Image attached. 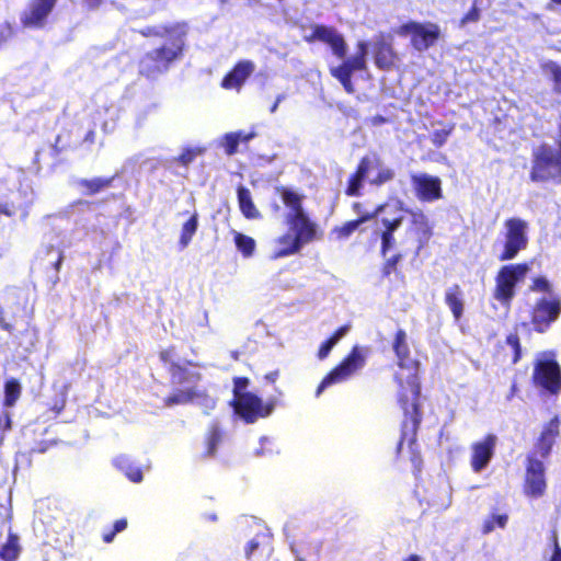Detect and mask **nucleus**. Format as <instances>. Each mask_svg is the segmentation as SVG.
Returning a JSON list of instances; mask_svg holds the SVG:
<instances>
[{
  "label": "nucleus",
  "mask_w": 561,
  "mask_h": 561,
  "mask_svg": "<svg viewBox=\"0 0 561 561\" xmlns=\"http://www.w3.org/2000/svg\"><path fill=\"white\" fill-rule=\"evenodd\" d=\"M529 179L534 183L561 184V151L547 142L531 150Z\"/></svg>",
  "instance_id": "423d86ee"
},
{
  "label": "nucleus",
  "mask_w": 561,
  "mask_h": 561,
  "mask_svg": "<svg viewBox=\"0 0 561 561\" xmlns=\"http://www.w3.org/2000/svg\"><path fill=\"white\" fill-rule=\"evenodd\" d=\"M505 345L510 347L511 353L504 354V357L510 360L511 365L517 364L523 356V348L520 337L517 332H512L505 337Z\"/></svg>",
  "instance_id": "473e14b6"
},
{
  "label": "nucleus",
  "mask_w": 561,
  "mask_h": 561,
  "mask_svg": "<svg viewBox=\"0 0 561 561\" xmlns=\"http://www.w3.org/2000/svg\"><path fill=\"white\" fill-rule=\"evenodd\" d=\"M541 68L546 73H548L549 79L552 82L553 92L561 95V66L553 60H548L541 66Z\"/></svg>",
  "instance_id": "f704fd0d"
},
{
  "label": "nucleus",
  "mask_w": 561,
  "mask_h": 561,
  "mask_svg": "<svg viewBox=\"0 0 561 561\" xmlns=\"http://www.w3.org/2000/svg\"><path fill=\"white\" fill-rule=\"evenodd\" d=\"M176 352L174 346H169L159 352V358L161 363L167 367H172L173 365H179L180 363L175 360Z\"/></svg>",
  "instance_id": "37998d69"
},
{
  "label": "nucleus",
  "mask_w": 561,
  "mask_h": 561,
  "mask_svg": "<svg viewBox=\"0 0 561 561\" xmlns=\"http://www.w3.org/2000/svg\"><path fill=\"white\" fill-rule=\"evenodd\" d=\"M22 392L21 383L15 378H10L4 383V407H13L19 400Z\"/></svg>",
  "instance_id": "72a5a7b5"
},
{
  "label": "nucleus",
  "mask_w": 561,
  "mask_h": 561,
  "mask_svg": "<svg viewBox=\"0 0 561 561\" xmlns=\"http://www.w3.org/2000/svg\"><path fill=\"white\" fill-rule=\"evenodd\" d=\"M0 328L10 334L14 332V325L4 319V317L2 316L1 309H0Z\"/></svg>",
  "instance_id": "052dcab7"
},
{
  "label": "nucleus",
  "mask_w": 561,
  "mask_h": 561,
  "mask_svg": "<svg viewBox=\"0 0 561 561\" xmlns=\"http://www.w3.org/2000/svg\"><path fill=\"white\" fill-rule=\"evenodd\" d=\"M275 192L285 207L289 209L286 215V224L295 232L278 237L279 249L273 255L278 259L298 253L305 244L320 239L322 233L304 209V195L284 185L276 186Z\"/></svg>",
  "instance_id": "20e7f679"
},
{
  "label": "nucleus",
  "mask_w": 561,
  "mask_h": 561,
  "mask_svg": "<svg viewBox=\"0 0 561 561\" xmlns=\"http://www.w3.org/2000/svg\"><path fill=\"white\" fill-rule=\"evenodd\" d=\"M455 130V124L449 123L442 129H436L431 134V141L435 148L443 147L446 142L448 137L454 133Z\"/></svg>",
  "instance_id": "58836bf2"
},
{
  "label": "nucleus",
  "mask_w": 561,
  "mask_h": 561,
  "mask_svg": "<svg viewBox=\"0 0 561 561\" xmlns=\"http://www.w3.org/2000/svg\"><path fill=\"white\" fill-rule=\"evenodd\" d=\"M351 329L350 324H344L337 328L330 336L331 340L336 344Z\"/></svg>",
  "instance_id": "4d7b16f0"
},
{
  "label": "nucleus",
  "mask_w": 561,
  "mask_h": 561,
  "mask_svg": "<svg viewBox=\"0 0 561 561\" xmlns=\"http://www.w3.org/2000/svg\"><path fill=\"white\" fill-rule=\"evenodd\" d=\"M293 548L297 557L302 561H309V559L316 557L319 552V546L317 543L308 545L305 541L294 542Z\"/></svg>",
  "instance_id": "4c0bfd02"
},
{
  "label": "nucleus",
  "mask_w": 561,
  "mask_h": 561,
  "mask_svg": "<svg viewBox=\"0 0 561 561\" xmlns=\"http://www.w3.org/2000/svg\"><path fill=\"white\" fill-rule=\"evenodd\" d=\"M2 427L3 431H9L11 428V419L8 414H5V421Z\"/></svg>",
  "instance_id": "338daca9"
},
{
  "label": "nucleus",
  "mask_w": 561,
  "mask_h": 561,
  "mask_svg": "<svg viewBox=\"0 0 561 561\" xmlns=\"http://www.w3.org/2000/svg\"><path fill=\"white\" fill-rule=\"evenodd\" d=\"M393 178V172L389 169H385L378 172V174L371 180V184L381 185Z\"/></svg>",
  "instance_id": "8fccbe9b"
},
{
  "label": "nucleus",
  "mask_w": 561,
  "mask_h": 561,
  "mask_svg": "<svg viewBox=\"0 0 561 561\" xmlns=\"http://www.w3.org/2000/svg\"><path fill=\"white\" fill-rule=\"evenodd\" d=\"M95 130L94 129H90L85 135H84V141L87 142H90V144H93L95 141Z\"/></svg>",
  "instance_id": "e2e57ef3"
},
{
  "label": "nucleus",
  "mask_w": 561,
  "mask_h": 561,
  "mask_svg": "<svg viewBox=\"0 0 561 561\" xmlns=\"http://www.w3.org/2000/svg\"><path fill=\"white\" fill-rule=\"evenodd\" d=\"M260 547H261V541H260L259 537L251 539L244 548V553H245L247 559H251L254 556L255 551L260 549Z\"/></svg>",
  "instance_id": "603ef678"
},
{
  "label": "nucleus",
  "mask_w": 561,
  "mask_h": 561,
  "mask_svg": "<svg viewBox=\"0 0 561 561\" xmlns=\"http://www.w3.org/2000/svg\"><path fill=\"white\" fill-rule=\"evenodd\" d=\"M445 304L450 309L453 317L456 321L460 320L463 316L465 301L463 291L459 284L451 285L445 293Z\"/></svg>",
  "instance_id": "a878e982"
},
{
  "label": "nucleus",
  "mask_w": 561,
  "mask_h": 561,
  "mask_svg": "<svg viewBox=\"0 0 561 561\" xmlns=\"http://www.w3.org/2000/svg\"><path fill=\"white\" fill-rule=\"evenodd\" d=\"M198 214L194 211L190 218L182 225L180 238H179V249L184 250L192 242L193 237L195 236L198 229Z\"/></svg>",
  "instance_id": "cd10ccee"
},
{
  "label": "nucleus",
  "mask_w": 561,
  "mask_h": 561,
  "mask_svg": "<svg viewBox=\"0 0 561 561\" xmlns=\"http://www.w3.org/2000/svg\"><path fill=\"white\" fill-rule=\"evenodd\" d=\"M335 346V343L333 342V340H331L330 337H328L325 341H323L320 346H319V350H318V358L319 359H324L329 356L331 350Z\"/></svg>",
  "instance_id": "09e8293b"
},
{
  "label": "nucleus",
  "mask_w": 561,
  "mask_h": 561,
  "mask_svg": "<svg viewBox=\"0 0 561 561\" xmlns=\"http://www.w3.org/2000/svg\"><path fill=\"white\" fill-rule=\"evenodd\" d=\"M67 145L61 144V136L57 135L55 142L51 145V156L54 158H58L67 149Z\"/></svg>",
  "instance_id": "864d4df0"
},
{
  "label": "nucleus",
  "mask_w": 561,
  "mask_h": 561,
  "mask_svg": "<svg viewBox=\"0 0 561 561\" xmlns=\"http://www.w3.org/2000/svg\"><path fill=\"white\" fill-rule=\"evenodd\" d=\"M415 195L421 202H434L443 197L439 178L420 174L412 176Z\"/></svg>",
  "instance_id": "6ab92c4d"
},
{
  "label": "nucleus",
  "mask_w": 561,
  "mask_h": 561,
  "mask_svg": "<svg viewBox=\"0 0 561 561\" xmlns=\"http://www.w3.org/2000/svg\"><path fill=\"white\" fill-rule=\"evenodd\" d=\"M237 197H238V204L241 214L247 219H260L261 213L256 208L251 192L248 187L243 185H239L237 188Z\"/></svg>",
  "instance_id": "bb28decb"
},
{
  "label": "nucleus",
  "mask_w": 561,
  "mask_h": 561,
  "mask_svg": "<svg viewBox=\"0 0 561 561\" xmlns=\"http://www.w3.org/2000/svg\"><path fill=\"white\" fill-rule=\"evenodd\" d=\"M237 135H238V138H239V142H243V144H247L249 142L251 139H253L256 134L254 131H250V133H245V131H242V130H238V131H234Z\"/></svg>",
  "instance_id": "bf43d9fd"
},
{
  "label": "nucleus",
  "mask_w": 561,
  "mask_h": 561,
  "mask_svg": "<svg viewBox=\"0 0 561 561\" xmlns=\"http://www.w3.org/2000/svg\"><path fill=\"white\" fill-rule=\"evenodd\" d=\"M388 208V204L378 205L374 211L365 213L356 219L345 221L341 226H335L331 230V234L334 236L336 240H345L350 238L359 227L374 219L377 215L382 214Z\"/></svg>",
  "instance_id": "4be33fe9"
},
{
  "label": "nucleus",
  "mask_w": 561,
  "mask_h": 561,
  "mask_svg": "<svg viewBox=\"0 0 561 561\" xmlns=\"http://www.w3.org/2000/svg\"><path fill=\"white\" fill-rule=\"evenodd\" d=\"M370 353L369 346L353 345L342 360L323 377L316 394L319 396L325 388L347 381L358 374L366 366Z\"/></svg>",
  "instance_id": "0eeeda50"
},
{
  "label": "nucleus",
  "mask_w": 561,
  "mask_h": 561,
  "mask_svg": "<svg viewBox=\"0 0 561 561\" xmlns=\"http://www.w3.org/2000/svg\"><path fill=\"white\" fill-rule=\"evenodd\" d=\"M230 405L236 415L244 423L252 424L259 419L267 417L275 409L276 400L268 399L264 402L259 396L249 392L237 398H232Z\"/></svg>",
  "instance_id": "9b49d317"
},
{
  "label": "nucleus",
  "mask_w": 561,
  "mask_h": 561,
  "mask_svg": "<svg viewBox=\"0 0 561 561\" xmlns=\"http://www.w3.org/2000/svg\"><path fill=\"white\" fill-rule=\"evenodd\" d=\"M283 99H284V95H278L276 98L275 102L273 103V105L270 108L271 113H275L276 112V110H277L279 103L283 101Z\"/></svg>",
  "instance_id": "0e129e2a"
},
{
  "label": "nucleus",
  "mask_w": 561,
  "mask_h": 561,
  "mask_svg": "<svg viewBox=\"0 0 561 561\" xmlns=\"http://www.w3.org/2000/svg\"><path fill=\"white\" fill-rule=\"evenodd\" d=\"M402 561H421V557L417 554H410L408 558L403 559Z\"/></svg>",
  "instance_id": "774afa93"
},
{
  "label": "nucleus",
  "mask_w": 561,
  "mask_h": 561,
  "mask_svg": "<svg viewBox=\"0 0 561 561\" xmlns=\"http://www.w3.org/2000/svg\"><path fill=\"white\" fill-rule=\"evenodd\" d=\"M222 440V432L217 424H211L205 435L204 457H214Z\"/></svg>",
  "instance_id": "2f4dec72"
},
{
  "label": "nucleus",
  "mask_w": 561,
  "mask_h": 561,
  "mask_svg": "<svg viewBox=\"0 0 561 561\" xmlns=\"http://www.w3.org/2000/svg\"><path fill=\"white\" fill-rule=\"evenodd\" d=\"M534 387L549 396L561 392V366L553 357L537 359L531 375Z\"/></svg>",
  "instance_id": "f8f14e48"
},
{
  "label": "nucleus",
  "mask_w": 561,
  "mask_h": 561,
  "mask_svg": "<svg viewBox=\"0 0 561 561\" xmlns=\"http://www.w3.org/2000/svg\"><path fill=\"white\" fill-rule=\"evenodd\" d=\"M115 467L123 472L129 481L139 483L142 481L144 474L139 467L133 466L129 459L125 456H119L114 460Z\"/></svg>",
  "instance_id": "7c9ffc66"
},
{
  "label": "nucleus",
  "mask_w": 561,
  "mask_h": 561,
  "mask_svg": "<svg viewBox=\"0 0 561 561\" xmlns=\"http://www.w3.org/2000/svg\"><path fill=\"white\" fill-rule=\"evenodd\" d=\"M234 244L244 257H251L255 252V240L241 232L234 233Z\"/></svg>",
  "instance_id": "c9c22d12"
},
{
  "label": "nucleus",
  "mask_w": 561,
  "mask_h": 561,
  "mask_svg": "<svg viewBox=\"0 0 561 561\" xmlns=\"http://www.w3.org/2000/svg\"><path fill=\"white\" fill-rule=\"evenodd\" d=\"M302 39L308 44L322 43L330 47L332 54L342 59L337 66L330 67V75L340 82L347 94L355 93L352 81L353 73L367 70V43L358 42L356 53L346 58L348 45L344 36L332 25L312 24L311 33Z\"/></svg>",
  "instance_id": "7ed1b4c3"
},
{
  "label": "nucleus",
  "mask_w": 561,
  "mask_h": 561,
  "mask_svg": "<svg viewBox=\"0 0 561 561\" xmlns=\"http://www.w3.org/2000/svg\"><path fill=\"white\" fill-rule=\"evenodd\" d=\"M546 466L535 453L526 455L523 493L529 499L542 497L547 492Z\"/></svg>",
  "instance_id": "ddd939ff"
},
{
  "label": "nucleus",
  "mask_w": 561,
  "mask_h": 561,
  "mask_svg": "<svg viewBox=\"0 0 561 561\" xmlns=\"http://www.w3.org/2000/svg\"><path fill=\"white\" fill-rule=\"evenodd\" d=\"M503 227L502 238L495 240L493 248L500 249L497 260L507 262L514 260L527 248L528 222L519 217H510L504 220Z\"/></svg>",
  "instance_id": "6e6552de"
},
{
  "label": "nucleus",
  "mask_w": 561,
  "mask_h": 561,
  "mask_svg": "<svg viewBox=\"0 0 561 561\" xmlns=\"http://www.w3.org/2000/svg\"><path fill=\"white\" fill-rule=\"evenodd\" d=\"M66 407V394L60 393L58 397L54 398L51 403H49L48 410L53 412L55 415H59Z\"/></svg>",
  "instance_id": "de8ad7c7"
},
{
  "label": "nucleus",
  "mask_w": 561,
  "mask_h": 561,
  "mask_svg": "<svg viewBox=\"0 0 561 561\" xmlns=\"http://www.w3.org/2000/svg\"><path fill=\"white\" fill-rule=\"evenodd\" d=\"M551 542L553 551L549 561H561V547L559 545L558 535L556 531L551 533Z\"/></svg>",
  "instance_id": "3c124183"
},
{
  "label": "nucleus",
  "mask_w": 561,
  "mask_h": 561,
  "mask_svg": "<svg viewBox=\"0 0 561 561\" xmlns=\"http://www.w3.org/2000/svg\"><path fill=\"white\" fill-rule=\"evenodd\" d=\"M373 57L375 66L379 70H391L399 60L398 53L393 48L392 37L390 35L379 33L375 37L373 44Z\"/></svg>",
  "instance_id": "f3484780"
},
{
  "label": "nucleus",
  "mask_w": 561,
  "mask_h": 561,
  "mask_svg": "<svg viewBox=\"0 0 561 561\" xmlns=\"http://www.w3.org/2000/svg\"><path fill=\"white\" fill-rule=\"evenodd\" d=\"M113 180L114 178L81 179L78 182V185L83 190L85 195H95L101 191L111 187Z\"/></svg>",
  "instance_id": "c85d7f7f"
},
{
  "label": "nucleus",
  "mask_w": 561,
  "mask_h": 561,
  "mask_svg": "<svg viewBox=\"0 0 561 561\" xmlns=\"http://www.w3.org/2000/svg\"><path fill=\"white\" fill-rule=\"evenodd\" d=\"M171 385H195L202 379L199 371L191 370L187 365L179 364L168 368Z\"/></svg>",
  "instance_id": "b1692460"
},
{
  "label": "nucleus",
  "mask_w": 561,
  "mask_h": 561,
  "mask_svg": "<svg viewBox=\"0 0 561 561\" xmlns=\"http://www.w3.org/2000/svg\"><path fill=\"white\" fill-rule=\"evenodd\" d=\"M232 381H233V389H232L233 398H237L239 396H243V394H247L250 392V391H247V388L250 383V379L248 377H234Z\"/></svg>",
  "instance_id": "c03bdc74"
},
{
  "label": "nucleus",
  "mask_w": 561,
  "mask_h": 561,
  "mask_svg": "<svg viewBox=\"0 0 561 561\" xmlns=\"http://www.w3.org/2000/svg\"><path fill=\"white\" fill-rule=\"evenodd\" d=\"M392 350L397 356V364L402 369H408L410 374L407 378L396 375V381L400 388L398 402L403 411L402 439L410 438L414 443L417 428L422 422V410L420 404L421 385L419 378L420 363L411 357L408 343V335L403 329L394 333Z\"/></svg>",
  "instance_id": "f03ea898"
},
{
  "label": "nucleus",
  "mask_w": 561,
  "mask_h": 561,
  "mask_svg": "<svg viewBox=\"0 0 561 561\" xmlns=\"http://www.w3.org/2000/svg\"><path fill=\"white\" fill-rule=\"evenodd\" d=\"M278 377H279V370H277V369L270 371L264 376L265 380L271 383H275L277 381Z\"/></svg>",
  "instance_id": "680f3d73"
},
{
  "label": "nucleus",
  "mask_w": 561,
  "mask_h": 561,
  "mask_svg": "<svg viewBox=\"0 0 561 561\" xmlns=\"http://www.w3.org/2000/svg\"><path fill=\"white\" fill-rule=\"evenodd\" d=\"M18 554V549L15 546L4 545L0 552V556L3 559H15Z\"/></svg>",
  "instance_id": "13d9d810"
},
{
  "label": "nucleus",
  "mask_w": 561,
  "mask_h": 561,
  "mask_svg": "<svg viewBox=\"0 0 561 561\" xmlns=\"http://www.w3.org/2000/svg\"><path fill=\"white\" fill-rule=\"evenodd\" d=\"M531 293L542 294L529 309V324L539 334L550 330L561 317V296L553 290L552 283L543 275L535 276L528 287Z\"/></svg>",
  "instance_id": "39448f33"
},
{
  "label": "nucleus",
  "mask_w": 561,
  "mask_h": 561,
  "mask_svg": "<svg viewBox=\"0 0 561 561\" xmlns=\"http://www.w3.org/2000/svg\"><path fill=\"white\" fill-rule=\"evenodd\" d=\"M202 153V150L196 148H186L182 151V153L176 158V161L183 165L187 167L190 163H192L197 154Z\"/></svg>",
  "instance_id": "a18cd8bd"
},
{
  "label": "nucleus",
  "mask_w": 561,
  "mask_h": 561,
  "mask_svg": "<svg viewBox=\"0 0 561 561\" xmlns=\"http://www.w3.org/2000/svg\"><path fill=\"white\" fill-rule=\"evenodd\" d=\"M497 437L495 434H486L482 439L471 444L470 467L476 473L484 470L495 454Z\"/></svg>",
  "instance_id": "dca6fc26"
},
{
  "label": "nucleus",
  "mask_w": 561,
  "mask_h": 561,
  "mask_svg": "<svg viewBox=\"0 0 561 561\" xmlns=\"http://www.w3.org/2000/svg\"><path fill=\"white\" fill-rule=\"evenodd\" d=\"M410 217V230L417 237L419 248H423L432 238L433 230L427 216L422 209L408 208L403 210Z\"/></svg>",
  "instance_id": "aec40b11"
},
{
  "label": "nucleus",
  "mask_w": 561,
  "mask_h": 561,
  "mask_svg": "<svg viewBox=\"0 0 561 561\" xmlns=\"http://www.w3.org/2000/svg\"><path fill=\"white\" fill-rule=\"evenodd\" d=\"M254 71V65L250 60L238 61L221 80V87L226 90H240L248 78Z\"/></svg>",
  "instance_id": "412c9836"
},
{
  "label": "nucleus",
  "mask_w": 561,
  "mask_h": 561,
  "mask_svg": "<svg viewBox=\"0 0 561 561\" xmlns=\"http://www.w3.org/2000/svg\"><path fill=\"white\" fill-rule=\"evenodd\" d=\"M417 432H419V430L416 431V433ZM401 439H402V433L400 434V439H399L398 445H397V454L401 453L402 445L407 440L408 442V446L411 449L410 461H411L412 467H413V473H414V476L419 477L421 474V472H422V469H423V458H422V455H421L420 450L416 448L417 434L415 435L414 443H410V438L409 437H405L403 440H401Z\"/></svg>",
  "instance_id": "c756f323"
},
{
  "label": "nucleus",
  "mask_w": 561,
  "mask_h": 561,
  "mask_svg": "<svg viewBox=\"0 0 561 561\" xmlns=\"http://www.w3.org/2000/svg\"><path fill=\"white\" fill-rule=\"evenodd\" d=\"M207 394L205 391H198L194 386L186 387L184 389H178L176 391L170 393L163 399V404L165 407H174L180 404H186L195 399L206 398Z\"/></svg>",
  "instance_id": "393cba45"
},
{
  "label": "nucleus",
  "mask_w": 561,
  "mask_h": 561,
  "mask_svg": "<svg viewBox=\"0 0 561 561\" xmlns=\"http://www.w3.org/2000/svg\"><path fill=\"white\" fill-rule=\"evenodd\" d=\"M396 33L402 37H410V45L417 51H425L437 44L442 37L438 24L433 22L408 21L399 25Z\"/></svg>",
  "instance_id": "9d476101"
},
{
  "label": "nucleus",
  "mask_w": 561,
  "mask_h": 561,
  "mask_svg": "<svg viewBox=\"0 0 561 561\" xmlns=\"http://www.w3.org/2000/svg\"><path fill=\"white\" fill-rule=\"evenodd\" d=\"M560 435V420L558 416L550 419L543 426L536 439L535 448L531 453L546 459L550 456L553 445Z\"/></svg>",
  "instance_id": "a211bd4d"
},
{
  "label": "nucleus",
  "mask_w": 561,
  "mask_h": 561,
  "mask_svg": "<svg viewBox=\"0 0 561 561\" xmlns=\"http://www.w3.org/2000/svg\"><path fill=\"white\" fill-rule=\"evenodd\" d=\"M508 522L507 514H491L482 524L481 531L484 535L492 533L495 528H505Z\"/></svg>",
  "instance_id": "e433bc0d"
},
{
  "label": "nucleus",
  "mask_w": 561,
  "mask_h": 561,
  "mask_svg": "<svg viewBox=\"0 0 561 561\" xmlns=\"http://www.w3.org/2000/svg\"><path fill=\"white\" fill-rule=\"evenodd\" d=\"M90 8H96L101 4L102 0H84Z\"/></svg>",
  "instance_id": "69168bd1"
},
{
  "label": "nucleus",
  "mask_w": 561,
  "mask_h": 561,
  "mask_svg": "<svg viewBox=\"0 0 561 561\" xmlns=\"http://www.w3.org/2000/svg\"><path fill=\"white\" fill-rule=\"evenodd\" d=\"M402 260V254L397 253L387 259L381 267L382 277H389L392 273L397 272L399 262Z\"/></svg>",
  "instance_id": "79ce46f5"
},
{
  "label": "nucleus",
  "mask_w": 561,
  "mask_h": 561,
  "mask_svg": "<svg viewBox=\"0 0 561 561\" xmlns=\"http://www.w3.org/2000/svg\"><path fill=\"white\" fill-rule=\"evenodd\" d=\"M239 145V138L234 131L227 133L222 138V147L227 156L236 154L238 152Z\"/></svg>",
  "instance_id": "a19ab883"
},
{
  "label": "nucleus",
  "mask_w": 561,
  "mask_h": 561,
  "mask_svg": "<svg viewBox=\"0 0 561 561\" xmlns=\"http://www.w3.org/2000/svg\"><path fill=\"white\" fill-rule=\"evenodd\" d=\"M402 210L403 203L397 202L392 206L388 204V208L383 211L387 215L380 219L382 226L385 227V230L380 234V254L382 256H385L394 244V231L402 225L403 221V216L401 215Z\"/></svg>",
  "instance_id": "2eb2a0df"
},
{
  "label": "nucleus",
  "mask_w": 561,
  "mask_h": 561,
  "mask_svg": "<svg viewBox=\"0 0 561 561\" xmlns=\"http://www.w3.org/2000/svg\"><path fill=\"white\" fill-rule=\"evenodd\" d=\"M188 24L185 21L147 25L135 30L145 38H160L161 44L146 51L138 60V72L147 79H157L180 61L186 50Z\"/></svg>",
  "instance_id": "f257e3e1"
},
{
  "label": "nucleus",
  "mask_w": 561,
  "mask_h": 561,
  "mask_svg": "<svg viewBox=\"0 0 561 561\" xmlns=\"http://www.w3.org/2000/svg\"><path fill=\"white\" fill-rule=\"evenodd\" d=\"M529 270L530 266L526 262L502 265L494 277L493 298L503 307H511L517 287L525 280Z\"/></svg>",
  "instance_id": "1a4fd4ad"
},
{
  "label": "nucleus",
  "mask_w": 561,
  "mask_h": 561,
  "mask_svg": "<svg viewBox=\"0 0 561 561\" xmlns=\"http://www.w3.org/2000/svg\"><path fill=\"white\" fill-rule=\"evenodd\" d=\"M481 18L480 9L478 8L476 1L469 11L460 19V25H466L467 23L478 22Z\"/></svg>",
  "instance_id": "49530a36"
},
{
  "label": "nucleus",
  "mask_w": 561,
  "mask_h": 561,
  "mask_svg": "<svg viewBox=\"0 0 561 561\" xmlns=\"http://www.w3.org/2000/svg\"><path fill=\"white\" fill-rule=\"evenodd\" d=\"M18 211V208L14 204L10 203H1L0 202V215H4L7 217H13Z\"/></svg>",
  "instance_id": "5fc2aeb1"
},
{
  "label": "nucleus",
  "mask_w": 561,
  "mask_h": 561,
  "mask_svg": "<svg viewBox=\"0 0 561 561\" xmlns=\"http://www.w3.org/2000/svg\"><path fill=\"white\" fill-rule=\"evenodd\" d=\"M371 161L365 156L360 158L355 171L350 175L347 180V185L344 191L347 196H360L362 187L367 174L370 170Z\"/></svg>",
  "instance_id": "5701e85b"
},
{
  "label": "nucleus",
  "mask_w": 561,
  "mask_h": 561,
  "mask_svg": "<svg viewBox=\"0 0 561 561\" xmlns=\"http://www.w3.org/2000/svg\"><path fill=\"white\" fill-rule=\"evenodd\" d=\"M58 0H30L20 14V22L24 28H44Z\"/></svg>",
  "instance_id": "4468645a"
},
{
  "label": "nucleus",
  "mask_w": 561,
  "mask_h": 561,
  "mask_svg": "<svg viewBox=\"0 0 561 561\" xmlns=\"http://www.w3.org/2000/svg\"><path fill=\"white\" fill-rule=\"evenodd\" d=\"M64 262V252L60 250H57V256L56 260L53 263L54 270H55V277L53 279V283H57L59 280L58 273L60 271L61 264Z\"/></svg>",
  "instance_id": "6e6d98bb"
},
{
  "label": "nucleus",
  "mask_w": 561,
  "mask_h": 561,
  "mask_svg": "<svg viewBox=\"0 0 561 561\" xmlns=\"http://www.w3.org/2000/svg\"><path fill=\"white\" fill-rule=\"evenodd\" d=\"M128 522L125 517L114 522L113 527L103 531L102 540L105 543H111L118 533L124 531L127 528Z\"/></svg>",
  "instance_id": "ea45409f"
}]
</instances>
